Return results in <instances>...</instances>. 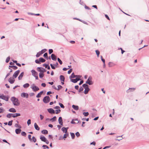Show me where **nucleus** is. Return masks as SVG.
<instances>
[{"instance_id": "nucleus-1", "label": "nucleus", "mask_w": 149, "mask_h": 149, "mask_svg": "<svg viewBox=\"0 0 149 149\" xmlns=\"http://www.w3.org/2000/svg\"><path fill=\"white\" fill-rule=\"evenodd\" d=\"M11 100L15 106H18L20 104V103L18 99L15 97H12L11 98Z\"/></svg>"}, {"instance_id": "nucleus-2", "label": "nucleus", "mask_w": 149, "mask_h": 149, "mask_svg": "<svg viewBox=\"0 0 149 149\" xmlns=\"http://www.w3.org/2000/svg\"><path fill=\"white\" fill-rule=\"evenodd\" d=\"M92 77L91 76H89L87 81L86 82V84H88L89 85H92L93 84V82L92 81Z\"/></svg>"}, {"instance_id": "nucleus-3", "label": "nucleus", "mask_w": 149, "mask_h": 149, "mask_svg": "<svg viewBox=\"0 0 149 149\" xmlns=\"http://www.w3.org/2000/svg\"><path fill=\"white\" fill-rule=\"evenodd\" d=\"M50 101V98L48 96H46L44 97L43 99V102L45 103H48Z\"/></svg>"}, {"instance_id": "nucleus-4", "label": "nucleus", "mask_w": 149, "mask_h": 149, "mask_svg": "<svg viewBox=\"0 0 149 149\" xmlns=\"http://www.w3.org/2000/svg\"><path fill=\"white\" fill-rule=\"evenodd\" d=\"M9 97L6 96L2 94L1 95H0V98L1 99L3 100H5V101H7L8 100Z\"/></svg>"}, {"instance_id": "nucleus-5", "label": "nucleus", "mask_w": 149, "mask_h": 149, "mask_svg": "<svg viewBox=\"0 0 149 149\" xmlns=\"http://www.w3.org/2000/svg\"><path fill=\"white\" fill-rule=\"evenodd\" d=\"M37 69L38 71L42 73L46 71V70L42 68L38 67Z\"/></svg>"}, {"instance_id": "nucleus-6", "label": "nucleus", "mask_w": 149, "mask_h": 149, "mask_svg": "<svg viewBox=\"0 0 149 149\" xmlns=\"http://www.w3.org/2000/svg\"><path fill=\"white\" fill-rule=\"evenodd\" d=\"M20 72V71L19 70H17L14 73L13 75V77L14 78H16L17 76L18 75V74Z\"/></svg>"}, {"instance_id": "nucleus-7", "label": "nucleus", "mask_w": 149, "mask_h": 149, "mask_svg": "<svg viewBox=\"0 0 149 149\" xmlns=\"http://www.w3.org/2000/svg\"><path fill=\"white\" fill-rule=\"evenodd\" d=\"M32 85L33 86H34V84H33ZM32 89L33 91L35 92H36L38 91L39 89V88L36 86H33V87H32Z\"/></svg>"}, {"instance_id": "nucleus-8", "label": "nucleus", "mask_w": 149, "mask_h": 149, "mask_svg": "<svg viewBox=\"0 0 149 149\" xmlns=\"http://www.w3.org/2000/svg\"><path fill=\"white\" fill-rule=\"evenodd\" d=\"M21 96L23 97L28 98L29 95L28 93H22L21 94Z\"/></svg>"}, {"instance_id": "nucleus-9", "label": "nucleus", "mask_w": 149, "mask_h": 149, "mask_svg": "<svg viewBox=\"0 0 149 149\" xmlns=\"http://www.w3.org/2000/svg\"><path fill=\"white\" fill-rule=\"evenodd\" d=\"M80 78H76L75 79H70V81L74 83H76L78 81L80 80Z\"/></svg>"}, {"instance_id": "nucleus-10", "label": "nucleus", "mask_w": 149, "mask_h": 149, "mask_svg": "<svg viewBox=\"0 0 149 149\" xmlns=\"http://www.w3.org/2000/svg\"><path fill=\"white\" fill-rule=\"evenodd\" d=\"M47 111L49 113L51 114L55 113L54 110L52 108H49L48 109Z\"/></svg>"}, {"instance_id": "nucleus-11", "label": "nucleus", "mask_w": 149, "mask_h": 149, "mask_svg": "<svg viewBox=\"0 0 149 149\" xmlns=\"http://www.w3.org/2000/svg\"><path fill=\"white\" fill-rule=\"evenodd\" d=\"M31 72L32 73V75L34 77L36 75H38V73L34 70H32Z\"/></svg>"}, {"instance_id": "nucleus-12", "label": "nucleus", "mask_w": 149, "mask_h": 149, "mask_svg": "<svg viewBox=\"0 0 149 149\" xmlns=\"http://www.w3.org/2000/svg\"><path fill=\"white\" fill-rule=\"evenodd\" d=\"M68 129V127H63L62 128L61 130L64 133H67V130Z\"/></svg>"}, {"instance_id": "nucleus-13", "label": "nucleus", "mask_w": 149, "mask_h": 149, "mask_svg": "<svg viewBox=\"0 0 149 149\" xmlns=\"http://www.w3.org/2000/svg\"><path fill=\"white\" fill-rule=\"evenodd\" d=\"M8 81L11 84H13L15 81V80L14 78L12 77H10L8 79Z\"/></svg>"}, {"instance_id": "nucleus-14", "label": "nucleus", "mask_w": 149, "mask_h": 149, "mask_svg": "<svg viewBox=\"0 0 149 149\" xmlns=\"http://www.w3.org/2000/svg\"><path fill=\"white\" fill-rule=\"evenodd\" d=\"M58 121L59 124L60 125H63V120H62V118L61 117H60L58 119Z\"/></svg>"}, {"instance_id": "nucleus-15", "label": "nucleus", "mask_w": 149, "mask_h": 149, "mask_svg": "<svg viewBox=\"0 0 149 149\" xmlns=\"http://www.w3.org/2000/svg\"><path fill=\"white\" fill-rule=\"evenodd\" d=\"M79 123V121L77 119H73L72 120L71 122L72 124H76L78 123Z\"/></svg>"}, {"instance_id": "nucleus-16", "label": "nucleus", "mask_w": 149, "mask_h": 149, "mask_svg": "<svg viewBox=\"0 0 149 149\" xmlns=\"http://www.w3.org/2000/svg\"><path fill=\"white\" fill-rule=\"evenodd\" d=\"M52 59L54 61H55L56 60V57L54 54H52L51 55Z\"/></svg>"}, {"instance_id": "nucleus-17", "label": "nucleus", "mask_w": 149, "mask_h": 149, "mask_svg": "<svg viewBox=\"0 0 149 149\" xmlns=\"http://www.w3.org/2000/svg\"><path fill=\"white\" fill-rule=\"evenodd\" d=\"M24 74V72H22L19 75V76L18 77V79L19 80H21L22 79Z\"/></svg>"}, {"instance_id": "nucleus-18", "label": "nucleus", "mask_w": 149, "mask_h": 149, "mask_svg": "<svg viewBox=\"0 0 149 149\" xmlns=\"http://www.w3.org/2000/svg\"><path fill=\"white\" fill-rule=\"evenodd\" d=\"M89 90L90 89L88 87L85 88V90L84 91V94H87Z\"/></svg>"}, {"instance_id": "nucleus-19", "label": "nucleus", "mask_w": 149, "mask_h": 149, "mask_svg": "<svg viewBox=\"0 0 149 149\" xmlns=\"http://www.w3.org/2000/svg\"><path fill=\"white\" fill-rule=\"evenodd\" d=\"M34 127L35 129L37 130H39L40 129V127H39L38 125L36 123H35L34 124Z\"/></svg>"}, {"instance_id": "nucleus-20", "label": "nucleus", "mask_w": 149, "mask_h": 149, "mask_svg": "<svg viewBox=\"0 0 149 149\" xmlns=\"http://www.w3.org/2000/svg\"><path fill=\"white\" fill-rule=\"evenodd\" d=\"M10 68H12L13 69L15 70L17 69V67L14 65H9V69H10Z\"/></svg>"}, {"instance_id": "nucleus-21", "label": "nucleus", "mask_w": 149, "mask_h": 149, "mask_svg": "<svg viewBox=\"0 0 149 149\" xmlns=\"http://www.w3.org/2000/svg\"><path fill=\"white\" fill-rule=\"evenodd\" d=\"M21 131V130L19 129H16L15 130V133L17 134H18L20 133Z\"/></svg>"}, {"instance_id": "nucleus-22", "label": "nucleus", "mask_w": 149, "mask_h": 149, "mask_svg": "<svg viewBox=\"0 0 149 149\" xmlns=\"http://www.w3.org/2000/svg\"><path fill=\"white\" fill-rule=\"evenodd\" d=\"M43 91H42L39 93L36 96V97L37 98H39L41 97V95L43 93Z\"/></svg>"}, {"instance_id": "nucleus-23", "label": "nucleus", "mask_w": 149, "mask_h": 149, "mask_svg": "<svg viewBox=\"0 0 149 149\" xmlns=\"http://www.w3.org/2000/svg\"><path fill=\"white\" fill-rule=\"evenodd\" d=\"M20 116V114L19 113H15L13 114L12 116V117L13 118H15L19 116Z\"/></svg>"}, {"instance_id": "nucleus-24", "label": "nucleus", "mask_w": 149, "mask_h": 149, "mask_svg": "<svg viewBox=\"0 0 149 149\" xmlns=\"http://www.w3.org/2000/svg\"><path fill=\"white\" fill-rule=\"evenodd\" d=\"M60 80L61 81L63 82L65 80V77H64L62 75H61L60 76Z\"/></svg>"}, {"instance_id": "nucleus-25", "label": "nucleus", "mask_w": 149, "mask_h": 149, "mask_svg": "<svg viewBox=\"0 0 149 149\" xmlns=\"http://www.w3.org/2000/svg\"><path fill=\"white\" fill-rule=\"evenodd\" d=\"M135 89V88H130L127 90V92L129 93L130 92L133 91Z\"/></svg>"}, {"instance_id": "nucleus-26", "label": "nucleus", "mask_w": 149, "mask_h": 149, "mask_svg": "<svg viewBox=\"0 0 149 149\" xmlns=\"http://www.w3.org/2000/svg\"><path fill=\"white\" fill-rule=\"evenodd\" d=\"M72 107L75 110H77L79 109V107L78 106L75 105H72Z\"/></svg>"}, {"instance_id": "nucleus-27", "label": "nucleus", "mask_w": 149, "mask_h": 149, "mask_svg": "<svg viewBox=\"0 0 149 149\" xmlns=\"http://www.w3.org/2000/svg\"><path fill=\"white\" fill-rule=\"evenodd\" d=\"M9 111L10 112H13V113H15L16 112V110L14 108H10L9 109Z\"/></svg>"}, {"instance_id": "nucleus-28", "label": "nucleus", "mask_w": 149, "mask_h": 149, "mask_svg": "<svg viewBox=\"0 0 149 149\" xmlns=\"http://www.w3.org/2000/svg\"><path fill=\"white\" fill-rule=\"evenodd\" d=\"M40 139L43 142L45 141V140L47 139L44 136H41Z\"/></svg>"}, {"instance_id": "nucleus-29", "label": "nucleus", "mask_w": 149, "mask_h": 149, "mask_svg": "<svg viewBox=\"0 0 149 149\" xmlns=\"http://www.w3.org/2000/svg\"><path fill=\"white\" fill-rule=\"evenodd\" d=\"M41 132L43 134H47L48 133V132L47 130H44L42 131Z\"/></svg>"}, {"instance_id": "nucleus-30", "label": "nucleus", "mask_w": 149, "mask_h": 149, "mask_svg": "<svg viewBox=\"0 0 149 149\" xmlns=\"http://www.w3.org/2000/svg\"><path fill=\"white\" fill-rule=\"evenodd\" d=\"M29 86V84L28 83H26L23 85V87L24 88H27Z\"/></svg>"}, {"instance_id": "nucleus-31", "label": "nucleus", "mask_w": 149, "mask_h": 149, "mask_svg": "<svg viewBox=\"0 0 149 149\" xmlns=\"http://www.w3.org/2000/svg\"><path fill=\"white\" fill-rule=\"evenodd\" d=\"M39 60L40 62L44 63L45 62V60L42 58H39Z\"/></svg>"}, {"instance_id": "nucleus-32", "label": "nucleus", "mask_w": 149, "mask_h": 149, "mask_svg": "<svg viewBox=\"0 0 149 149\" xmlns=\"http://www.w3.org/2000/svg\"><path fill=\"white\" fill-rule=\"evenodd\" d=\"M75 77H76V75H75L74 74V73L73 72L72 74L70 76V79H71L72 78H74Z\"/></svg>"}, {"instance_id": "nucleus-33", "label": "nucleus", "mask_w": 149, "mask_h": 149, "mask_svg": "<svg viewBox=\"0 0 149 149\" xmlns=\"http://www.w3.org/2000/svg\"><path fill=\"white\" fill-rule=\"evenodd\" d=\"M13 114V113H8L6 117L8 118H10L11 117H12Z\"/></svg>"}, {"instance_id": "nucleus-34", "label": "nucleus", "mask_w": 149, "mask_h": 149, "mask_svg": "<svg viewBox=\"0 0 149 149\" xmlns=\"http://www.w3.org/2000/svg\"><path fill=\"white\" fill-rule=\"evenodd\" d=\"M56 116H54L53 118L50 119V120L52 122H54L56 120Z\"/></svg>"}, {"instance_id": "nucleus-35", "label": "nucleus", "mask_w": 149, "mask_h": 149, "mask_svg": "<svg viewBox=\"0 0 149 149\" xmlns=\"http://www.w3.org/2000/svg\"><path fill=\"white\" fill-rule=\"evenodd\" d=\"M44 74L43 73L40 72L39 74V77L40 78L43 77L44 76Z\"/></svg>"}, {"instance_id": "nucleus-36", "label": "nucleus", "mask_w": 149, "mask_h": 149, "mask_svg": "<svg viewBox=\"0 0 149 149\" xmlns=\"http://www.w3.org/2000/svg\"><path fill=\"white\" fill-rule=\"evenodd\" d=\"M47 51V49H42L41 51L40 52L41 53V54H42L45 52H46Z\"/></svg>"}, {"instance_id": "nucleus-37", "label": "nucleus", "mask_w": 149, "mask_h": 149, "mask_svg": "<svg viewBox=\"0 0 149 149\" xmlns=\"http://www.w3.org/2000/svg\"><path fill=\"white\" fill-rule=\"evenodd\" d=\"M43 56L44 57L47 58V59H48L47 53H45L43 55Z\"/></svg>"}, {"instance_id": "nucleus-38", "label": "nucleus", "mask_w": 149, "mask_h": 149, "mask_svg": "<svg viewBox=\"0 0 149 149\" xmlns=\"http://www.w3.org/2000/svg\"><path fill=\"white\" fill-rule=\"evenodd\" d=\"M70 134L72 139H74L75 136L74 134V133L70 132Z\"/></svg>"}, {"instance_id": "nucleus-39", "label": "nucleus", "mask_w": 149, "mask_h": 149, "mask_svg": "<svg viewBox=\"0 0 149 149\" xmlns=\"http://www.w3.org/2000/svg\"><path fill=\"white\" fill-rule=\"evenodd\" d=\"M69 135L68 133H65V134H64L63 136V138L65 139L67 138V136H68Z\"/></svg>"}, {"instance_id": "nucleus-40", "label": "nucleus", "mask_w": 149, "mask_h": 149, "mask_svg": "<svg viewBox=\"0 0 149 149\" xmlns=\"http://www.w3.org/2000/svg\"><path fill=\"white\" fill-rule=\"evenodd\" d=\"M5 110L2 108H0V113H3Z\"/></svg>"}, {"instance_id": "nucleus-41", "label": "nucleus", "mask_w": 149, "mask_h": 149, "mask_svg": "<svg viewBox=\"0 0 149 149\" xmlns=\"http://www.w3.org/2000/svg\"><path fill=\"white\" fill-rule=\"evenodd\" d=\"M41 54H41V53L40 52H39L37 53V54L36 55V56L37 57H38Z\"/></svg>"}, {"instance_id": "nucleus-42", "label": "nucleus", "mask_w": 149, "mask_h": 149, "mask_svg": "<svg viewBox=\"0 0 149 149\" xmlns=\"http://www.w3.org/2000/svg\"><path fill=\"white\" fill-rule=\"evenodd\" d=\"M32 142H35L36 141V138L34 136H33L32 138Z\"/></svg>"}, {"instance_id": "nucleus-43", "label": "nucleus", "mask_w": 149, "mask_h": 149, "mask_svg": "<svg viewBox=\"0 0 149 149\" xmlns=\"http://www.w3.org/2000/svg\"><path fill=\"white\" fill-rule=\"evenodd\" d=\"M28 137V138H29V140L31 142H32V139L31 138V135L30 134L29 135Z\"/></svg>"}, {"instance_id": "nucleus-44", "label": "nucleus", "mask_w": 149, "mask_h": 149, "mask_svg": "<svg viewBox=\"0 0 149 149\" xmlns=\"http://www.w3.org/2000/svg\"><path fill=\"white\" fill-rule=\"evenodd\" d=\"M57 60H58V62H59V63L61 65L62 64V61L61 60V59L59 58H57Z\"/></svg>"}, {"instance_id": "nucleus-45", "label": "nucleus", "mask_w": 149, "mask_h": 149, "mask_svg": "<svg viewBox=\"0 0 149 149\" xmlns=\"http://www.w3.org/2000/svg\"><path fill=\"white\" fill-rule=\"evenodd\" d=\"M83 114L85 116H88L89 114L88 113V112H83Z\"/></svg>"}, {"instance_id": "nucleus-46", "label": "nucleus", "mask_w": 149, "mask_h": 149, "mask_svg": "<svg viewBox=\"0 0 149 149\" xmlns=\"http://www.w3.org/2000/svg\"><path fill=\"white\" fill-rule=\"evenodd\" d=\"M63 88L62 86L61 85H59L58 86V88H57V90H59Z\"/></svg>"}, {"instance_id": "nucleus-47", "label": "nucleus", "mask_w": 149, "mask_h": 149, "mask_svg": "<svg viewBox=\"0 0 149 149\" xmlns=\"http://www.w3.org/2000/svg\"><path fill=\"white\" fill-rule=\"evenodd\" d=\"M13 121L12 120L9 121L8 123V125L9 126H11L12 125Z\"/></svg>"}, {"instance_id": "nucleus-48", "label": "nucleus", "mask_w": 149, "mask_h": 149, "mask_svg": "<svg viewBox=\"0 0 149 149\" xmlns=\"http://www.w3.org/2000/svg\"><path fill=\"white\" fill-rule=\"evenodd\" d=\"M21 135H22V136H26V133L24 132H21Z\"/></svg>"}, {"instance_id": "nucleus-49", "label": "nucleus", "mask_w": 149, "mask_h": 149, "mask_svg": "<svg viewBox=\"0 0 149 149\" xmlns=\"http://www.w3.org/2000/svg\"><path fill=\"white\" fill-rule=\"evenodd\" d=\"M82 87L84 88H86V87H88V86L87 84H84L82 85Z\"/></svg>"}, {"instance_id": "nucleus-50", "label": "nucleus", "mask_w": 149, "mask_h": 149, "mask_svg": "<svg viewBox=\"0 0 149 149\" xmlns=\"http://www.w3.org/2000/svg\"><path fill=\"white\" fill-rule=\"evenodd\" d=\"M59 105L60 106V107L61 108H64L65 107L63 105V104H62V103L59 102Z\"/></svg>"}, {"instance_id": "nucleus-51", "label": "nucleus", "mask_w": 149, "mask_h": 149, "mask_svg": "<svg viewBox=\"0 0 149 149\" xmlns=\"http://www.w3.org/2000/svg\"><path fill=\"white\" fill-rule=\"evenodd\" d=\"M10 60V56L8 57L6 60V63H8L9 61V60Z\"/></svg>"}, {"instance_id": "nucleus-52", "label": "nucleus", "mask_w": 149, "mask_h": 149, "mask_svg": "<svg viewBox=\"0 0 149 149\" xmlns=\"http://www.w3.org/2000/svg\"><path fill=\"white\" fill-rule=\"evenodd\" d=\"M27 124L28 125H29L31 124V120L30 119H29L27 122Z\"/></svg>"}, {"instance_id": "nucleus-53", "label": "nucleus", "mask_w": 149, "mask_h": 149, "mask_svg": "<svg viewBox=\"0 0 149 149\" xmlns=\"http://www.w3.org/2000/svg\"><path fill=\"white\" fill-rule=\"evenodd\" d=\"M35 62L37 64H40V61L39 60H38V59H36L35 60Z\"/></svg>"}, {"instance_id": "nucleus-54", "label": "nucleus", "mask_w": 149, "mask_h": 149, "mask_svg": "<svg viewBox=\"0 0 149 149\" xmlns=\"http://www.w3.org/2000/svg\"><path fill=\"white\" fill-rule=\"evenodd\" d=\"M15 126L17 127H19L21 128V127L20 125H19L17 124H15Z\"/></svg>"}, {"instance_id": "nucleus-55", "label": "nucleus", "mask_w": 149, "mask_h": 149, "mask_svg": "<svg viewBox=\"0 0 149 149\" xmlns=\"http://www.w3.org/2000/svg\"><path fill=\"white\" fill-rule=\"evenodd\" d=\"M53 52V49H49V54H51V53H52Z\"/></svg>"}, {"instance_id": "nucleus-56", "label": "nucleus", "mask_w": 149, "mask_h": 149, "mask_svg": "<svg viewBox=\"0 0 149 149\" xmlns=\"http://www.w3.org/2000/svg\"><path fill=\"white\" fill-rule=\"evenodd\" d=\"M61 112V110L60 109H58V110H56V114H58V113H60Z\"/></svg>"}, {"instance_id": "nucleus-57", "label": "nucleus", "mask_w": 149, "mask_h": 149, "mask_svg": "<svg viewBox=\"0 0 149 149\" xmlns=\"http://www.w3.org/2000/svg\"><path fill=\"white\" fill-rule=\"evenodd\" d=\"M96 54L97 55V56H98L100 54V52L98 50H96L95 51Z\"/></svg>"}, {"instance_id": "nucleus-58", "label": "nucleus", "mask_w": 149, "mask_h": 149, "mask_svg": "<svg viewBox=\"0 0 149 149\" xmlns=\"http://www.w3.org/2000/svg\"><path fill=\"white\" fill-rule=\"evenodd\" d=\"M83 88H82V87L81 86L80 87L79 91V92H80L81 91H83Z\"/></svg>"}, {"instance_id": "nucleus-59", "label": "nucleus", "mask_w": 149, "mask_h": 149, "mask_svg": "<svg viewBox=\"0 0 149 149\" xmlns=\"http://www.w3.org/2000/svg\"><path fill=\"white\" fill-rule=\"evenodd\" d=\"M51 68L53 69H55V67H54V65H53L52 64H51L50 65Z\"/></svg>"}, {"instance_id": "nucleus-60", "label": "nucleus", "mask_w": 149, "mask_h": 149, "mask_svg": "<svg viewBox=\"0 0 149 149\" xmlns=\"http://www.w3.org/2000/svg\"><path fill=\"white\" fill-rule=\"evenodd\" d=\"M42 147H43V148H44V149H45L44 148H45V147L47 149H49V148L48 147V146H47L46 145H43L42 146Z\"/></svg>"}, {"instance_id": "nucleus-61", "label": "nucleus", "mask_w": 149, "mask_h": 149, "mask_svg": "<svg viewBox=\"0 0 149 149\" xmlns=\"http://www.w3.org/2000/svg\"><path fill=\"white\" fill-rule=\"evenodd\" d=\"M75 134L76 136H77V137H79L80 135V134L78 132H77Z\"/></svg>"}, {"instance_id": "nucleus-62", "label": "nucleus", "mask_w": 149, "mask_h": 149, "mask_svg": "<svg viewBox=\"0 0 149 149\" xmlns=\"http://www.w3.org/2000/svg\"><path fill=\"white\" fill-rule=\"evenodd\" d=\"M72 71V69H70L68 71V74H70Z\"/></svg>"}, {"instance_id": "nucleus-63", "label": "nucleus", "mask_w": 149, "mask_h": 149, "mask_svg": "<svg viewBox=\"0 0 149 149\" xmlns=\"http://www.w3.org/2000/svg\"><path fill=\"white\" fill-rule=\"evenodd\" d=\"M40 118L41 120H42L44 118V116L41 114L40 115Z\"/></svg>"}, {"instance_id": "nucleus-64", "label": "nucleus", "mask_w": 149, "mask_h": 149, "mask_svg": "<svg viewBox=\"0 0 149 149\" xmlns=\"http://www.w3.org/2000/svg\"><path fill=\"white\" fill-rule=\"evenodd\" d=\"M48 66V64H44L43 65V67H45V68H47V67Z\"/></svg>"}]
</instances>
